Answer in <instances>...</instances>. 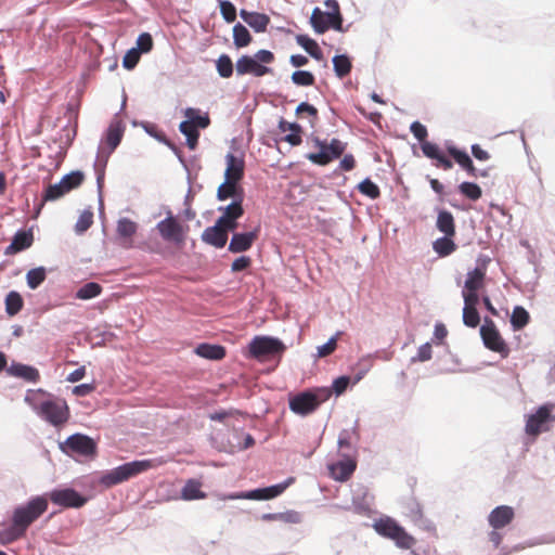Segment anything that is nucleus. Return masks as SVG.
Returning <instances> with one entry per match:
<instances>
[{
  "label": "nucleus",
  "instance_id": "1",
  "mask_svg": "<svg viewBox=\"0 0 555 555\" xmlns=\"http://www.w3.org/2000/svg\"><path fill=\"white\" fill-rule=\"evenodd\" d=\"M25 402L38 416L55 427L63 426L69 420L67 402L41 388L27 390Z\"/></svg>",
  "mask_w": 555,
  "mask_h": 555
},
{
  "label": "nucleus",
  "instance_id": "2",
  "mask_svg": "<svg viewBox=\"0 0 555 555\" xmlns=\"http://www.w3.org/2000/svg\"><path fill=\"white\" fill-rule=\"evenodd\" d=\"M159 463L156 460H141L129 462L105 473L101 477L100 483L105 486L106 488H111L143 472L154 468Z\"/></svg>",
  "mask_w": 555,
  "mask_h": 555
},
{
  "label": "nucleus",
  "instance_id": "3",
  "mask_svg": "<svg viewBox=\"0 0 555 555\" xmlns=\"http://www.w3.org/2000/svg\"><path fill=\"white\" fill-rule=\"evenodd\" d=\"M331 390L326 388H315L299 392L289 398L288 405L293 413L301 416L309 415L328 400Z\"/></svg>",
  "mask_w": 555,
  "mask_h": 555
},
{
  "label": "nucleus",
  "instance_id": "4",
  "mask_svg": "<svg viewBox=\"0 0 555 555\" xmlns=\"http://www.w3.org/2000/svg\"><path fill=\"white\" fill-rule=\"evenodd\" d=\"M413 135L421 142V149L423 154L435 160V166L443 170H450L453 167L452 160L441 151L439 145L426 140L428 132L424 125L420 121L412 122L410 127Z\"/></svg>",
  "mask_w": 555,
  "mask_h": 555
},
{
  "label": "nucleus",
  "instance_id": "5",
  "mask_svg": "<svg viewBox=\"0 0 555 555\" xmlns=\"http://www.w3.org/2000/svg\"><path fill=\"white\" fill-rule=\"evenodd\" d=\"M48 505L46 496H34L26 504L20 505L13 511L12 522L26 532L29 526L47 512Z\"/></svg>",
  "mask_w": 555,
  "mask_h": 555
},
{
  "label": "nucleus",
  "instance_id": "6",
  "mask_svg": "<svg viewBox=\"0 0 555 555\" xmlns=\"http://www.w3.org/2000/svg\"><path fill=\"white\" fill-rule=\"evenodd\" d=\"M373 528L379 535L392 540L400 548L409 550L413 547L416 542L415 539L391 517L386 516L375 520Z\"/></svg>",
  "mask_w": 555,
  "mask_h": 555
},
{
  "label": "nucleus",
  "instance_id": "7",
  "mask_svg": "<svg viewBox=\"0 0 555 555\" xmlns=\"http://www.w3.org/2000/svg\"><path fill=\"white\" fill-rule=\"evenodd\" d=\"M314 145L320 150L318 153L307 154V158L319 166H325L336 158H339L346 150L347 144L339 139H332L330 143L318 138L313 140Z\"/></svg>",
  "mask_w": 555,
  "mask_h": 555
},
{
  "label": "nucleus",
  "instance_id": "8",
  "mask_svg": "<svg viewBox=\"0 0 555 555\" xmlns=\"http://www.w3.org/2000/svg\"><path fill=\"white\" fill-rule=\"evenodd\" d=\"M480 337L487 349L499 353L503 359L508 357L509 347L492 319L485 318L483 324L480 326Z\"/></svg>",
  "mask_w": 555,
  "mask_h": 555
},
{
  "label": "nucleus",
  "instance_id": "9",
  "mask_svg": "<svg viewBox=\"0 0 555 555\" xmlns=\"http://www.w3.org/2000/svg\"><path fill=\"white\" fill-rule=\"evenodd\" d=\"M156 229L164 241L177 246L184 245L189 231L188 225H183L171 215L159 221Z\"/></svg>",
  "mask_w": 555,
  "mask_h": 555
},
{
  "label": "nucleus",
  "instance_id": "10",
  "mask_svg": "<svg viewBox=\"0 0 555 555\" xmlns=\"http://www.w3.org/2000/svg\"><path fill=\"white\" fill-rule=\"evenodd\" d=\"M60 448L67 454L76 453L83 456H94L96 454V443L94 440L82 434L69 436L60 444Z\"/></svg>",
  "mask_w": 555,
  "mask_h": 555
},
{
  "label": "nucleus",
  "instance_id": "11",
  "mask_svg": "<svg viewBox=\"0 0 555 555\" xmlns=\"http://www.w3.org/2000/svg\"><path fill=\"white\" fill-rule=\"evenodd\" d=\"M284 350L285 346L283 343L272 337H255L249 344L250 356L256 359L281 354Z\"/></svg>",
  "mask_w": 555,
  "mask_h": 555
},
{
  "label": "nucleus",
  "instance_id": "12",
  "mask_svg": "<svg viewBox=\"0 0 555 555\" xmlns=\"http://www.w3.org/2000/svg\"><path fill=\"white\" fill-rule=\"evenodd\" d=\"M310 24L315 33L324 34L331 27L335 30H343V16L323 12L320 8H314L310 17Z\"/></svg>",
  "mask_w": 555,
  "mask_h": 555
},
{
  "label": "nucleus",
  "instance_id": "13",
  "mask_svg": "<svg viewBox=\"0 0 555 555\" xmlns=\"http://www.w3.org/2000/svg\"><path fill=\"white\" fill-rule=\"evenodd\" d=\"M49 498L53 504L65 508H78L87 503V499L80 495L76 490L67 488L62 490H53L49 493Z\"/></svg>",
  "mask_w": 555,
  "mask_h": 555
},
{
  "label": "nucleus",
  "instance_id": "14",
  "mask_svg": "<svg viewBox=\"0 0 555 555\" xmlns=\"http://www.w3.org/2000/svg\"><path fill=\"white\" fill-rule=\"evenodd\" d=\"M294 482V478L291 477L286 481L274 485L271 487L256 489L238 495H232L231 499H248V500H270L282 494L289 485Z\"/></svg>",
  "mask_w": 555,
  "mask_h": 555
},
{
  "label": "nucleus",
  "instance_id": "15",
  "mask_svg": "<svg viewBox=\"0 0 555 555\" xmlns=\"http://www.w3.org/2000/svg\"><path fill=\"white\" fill-rule=\"evenodd\" d=\"M486 269L475 268L473 271L467 273V278L462 292L463 298L472 296L475 299H479L478 292L485 286Z\"/></svg>",
  "mask_w": 555,
  "mask_h": 555
},
{
  "label": "nucleus",
  "instance_id": "16",
  "mask_svg": "<svg viewBox=\"0 0 555 555\" xmlns=\"http://www.w3.org/2000/svg\"><path fill=\"white\" fill-rule=\"evenodd\" d=\"M344 457L343 461H338L337 463L331 464L328 466L331 476L337 481H347L357 467V462L352 456H349L348 453H341Z\"/></svg>",
  "mask_w": 555,
  "mask_h": 555
},
{
  "label": "nucleus",
  "instance_id": "17",
  "mask_svg": "<svg viewBox=\"0 0 555 555\" xmlns=\"http://www.w3.org/2000/svg\"><path fill=\"white\" fill-rule=\"evenodd\" d=\"M515 518L514 508L508 505H500L493 508L489 516L488 522L492 529H503Z\"/></svg>",
  "mask_w": 555,
  "mask_h": 555
},
{
  "label": "nucleus",
  "instance_id": "18",
  "mask_svg": "<svg viewBox=\"0 0 555 555\" xmlns=\"http://www.w3.org/2000/svg\"><path fill=\"white\" fill-rule=\"evenodd\" d=\"M237 75L251 74L256 77H262L271 73V68L257 63L253 56L243 55L236 61Z\"/></svg>",
  "mask_w": 555,
  "mask_h": 555
},
{
  "label": "nucleus",
  "instance_id": "19",
  "mask_svg": "<svg viewBox=\"0 0 555 555\" xmlns=\"http://www.w3.org/2000/svg\"><path fill=\"white\" fill-rule=\"evenodd\" d=\"M259 231L260 229L258 227L250 232L234 233L229 244V250L234 254L248 250L258 238Z\"/></svg>",
  "mask_w": 555,
  "mask_h": 555
},
{
  "label": "nucleus",
  "instance_id": "20",
  "mask_svg": "<svg viewBox=\"0 0 555 555\" xmlns=\"http://www.w3.org/2000/svg\"><path fill=\"white\" fill-rule=\"evenodd\" d=\"M551 418V411L548 406L542 405L538 411L530 415L526 423V433L531 436L539 435L544 424Z\"/></svg>",
  "mask_w": 555,
  "mask_h": 555
},
{
  "label": "nucleus",
  "instance_id": "21",
  "mask_svg": "<svg viewBox=\"0 0 555 555\" xmlns=\"http://www.w3.org/2000/svg\"><path fill=\"white\" fill-rule=\"evenodd\" d=\"M227 168L224 178L230 181L240 182L244 177L245 162L231 153L225 156Z\"/></svg>",
  "mask_w": 555,
  "mask_h": 555
},
{
  "label": "nucleus",
  "instance_id": "22",
  "mask_svg": "<svg viewBox=\"0 0 555 555\" xmlns=\"http://www.w3.org/2000/svg\"><path fill=\"white\" fill-rule=\"evenodd\" d=\"M34 243V234L30 230H21L13 236L12 243L5 248V255H14L29 248Z\"/></svg>",
  "mask_w": 555,
  "mask_h": 555
},
{
  "label": "nucleus",
  "instance_id": "23",
  "mask_svg": "<svg viewBox=\"0 0 555 555\" xmlns=\"http://www.w3.org/2000/svg\"><path fill=\"white\" fill-rule=\"evenodd\" d=\"M202 240L211 246L222 248L228 242V234L224 232V229H222L217 220L215 225L208 227L204 230Z\"/></svg>",
  "mask_w": 555,
  "mask_h": 555
},
{
  "label": "nucleus",
  "instance_id": "24",
  "mask_svg": "<svg viewBox=\"0 0 555 555\" xmlns=\"http://www.w3.org/2000/svg\"><path fill=\"white\" fill-rule=\"evenodd\" d=\"M447 152L467 172L468 176L473 178L478 177L479 172L465 151H461L456 146L451 145L448 146Z\"/></svg>",
  "mask_w": 555,
  "mask_h": 555
},
{
  "label": "nucleus",
  "instance_id": "25",
  "mask_svg": "<svg viewBox=\"0 0 555 555\" xmlns=\"http://www.w3.org/2000/svg\"><path fill=\"white\" fill-rule=\"evenodd\" d=\"M7 373L10 376L18 377L30 383H37L40 379V373L36 367L23 363H12L7 369Z\"/></svg>",
  "mask_w": 555,
  "mask_h": 555
},
{
  "label": "nucleus",
  "instance_id": "26",
  "mask_svg": "<svg viewBox=\"0 0 555 555\" xmlns=\"http://www.w3.org/2000/svg\"><path fill=\"white\" fill-rule=\"evenodd\" d=\"M464 299V308H463V323L472 328H475L480 323V315L477 310V305L479 299H475L472 296Z\"/></svg>",
  "mask_w": 555,
  "mask_h": 555
},
{
  "label": "nucleus",
  "instance_id": "27",
  "mask_svg": "<svg viewBox=\"0 0 555 555\" xmlns=\"http://www.w3.org/2000/svg\"><path fill=\"white\" fill-rule=\"evenodd\" d=\"M240 15L242 20L248 24L257 33L266 31L270 18L268 15L258 12H248L246 10H241Z\"/></svg>",
  "mask_w": 555,
  "mask_h": 555
},
{
  "label": "nucleus",
  "instance_id": "28",
  "mask_svg": "<svg viewBox=\"0 0 555 555\" xmlns=\"http://www.w3.org/2000/svg\"><path fill=\"white\" fill-rule=\"evenodd\" d=\"M279 129L281 132L289 131V133L283 138V141L289 143L293 146L301 144L302 128L300 125L295 122H287L286 120L281 119L279 122Z\"/></svg>",
  "mask_w": 555,
  "mask_h": 555
},
{
  "label": "nucleus",
  "instance_id": "29",
  "mask_svg": "<svg viewBox=\"0 0 555 555\" xmlns=\"http://www.w3.org/2000/svg\"><path fill=\"white\" fill-rule=\"evenodd\" d=\"M203 483L197 479L186 480L184 487L181 490V499L184 501L203 500L207 495L202 490Z\"/></svg>",
  "mask_w": 555,
  "mask_h": 555
},
{
  "label": "nucleus",
  "instance_id": "30",
  "mask_svg": "<svg viewBox=\"0 0 555 555\" xmlns=\"http://www.w3.org/2000/svg\"><path fill=\"white\" fill-rule=\"evenodd\" d=\"M138 225L134 221L128 218H121L117 222V234L124 240L122 245L130 247L132 236L135 234Z\"/></svg>",
  "mask_w": 555,
  "mask_h": 555
},
{
  "label": "nucleus",
  "instance_id": "31",
  "mask_svg": "<svg viewBox=\"0 0 555 555\" xmlns=\"http://www.w3.org/2000/svg\"><path fill=\"white\" fill-rule=\"evenodd\" d=\"M195 353L208 360H222L225 357V348L220 345L199 344Z\"/></svg>",
  "mask_w": 555,
  "mask_h": 555
},
{
  "label": "nucleus",
  "instance_id": "32",
  "mask_svg": "<svg viewBox=\"0 0 555 555\" xmlns=\"http://www.w3.org/2000/svg\"><path fill=\"white\" fill-rule=\"evenodd\" d=\"M125 131V126L120 120L113 121L106 133V143L111 149V152L114 151L120 143Z\"/></svg>",
  "mask_w": 555,
  "mask_h": 555
},
{
  "label": "nucleus",
  "instance_id": "33",
  "mask_svg": "<svg viewBox=\"0 0 555 555\" xmlns=\"http://www.w3.org/2000/svg\"><path fill=\"white\" fill-rule=\"evenodd\" d=\"M436 225H437V229L440 232H442L444 235H447V236L455 235L454 218L450 211H447V210L439 211Z\"/></svg>",
  "mask_w": 555,
  "mask_h": 555
},
{
  "label": "nucleus",
  "instance_id": "34",
  "mask_svg": "<svg viewBox=\"0 0 555 555\" xmlns=\"http://www.w3.org/2000/svg\"><path fill=\"white\" fill-rule=\"evenodd\" d=\"M184 116L186 121H191L193 126L197 129H205L210 125V118L208 113L201 114V111L193 107H188L184 109Z\"/></svg>",
  "mask_w": 555,
  "mask_h": 555
},
{
  "label": "nucleus",
  "instance_id": "35",
  "mask_svg": "<svg viewBox=\"0 0 555 555\" xmlns=\"http://www.w3.org/2000/svg\"><path fill=\"white\" fill-rule=\"evenodd\" d=\"M179 130L186 138V145L191 151H194L198 144L199 132L198 129L192 125L191 121L183 120L179 125Z\"/></svg>",
  "mask_w": 555,
  "mask_h": 555
},
{
  "label": "nucleus",
  "instance_id": "36",
  "mask_svg": "<svg viewBox=\"0 0 555 555\" xmlns=\"http://www.w3.org/2000/svg\"><path fill=\"white\" fill-rule=\"evenodd\" d=\"M297 43L306 50L313 59L320 61L323 59V53L315 40L307 35H298L296 37Z\"/></svg>",
  "mask_w": 555,
  "mask_h": 555
},
{
  "label": "nucleus",
  "instance_id": "37",
  "mask_svg": "<svg viewBox=\"0 0 555 555\" xmlns=\"http://www.w3.org/2000/svg\"><path fill=\"white\" fill-rule=\"evenodd\" d=\"M242 195V189L237 185V182L224 180L217 190V198L219 201H225L230 197H236Z\"/></svg>",
  "mask_w": 555,
  "mask_h": 555
},
{
  "label": "nucleus",
  "instance_id": "38",
  "mask_svg": "<svg viewBox=\"0 0 555 555\" xmlns=\"http://www.w3.org/2000/svg\"><path fill=\"white\" fill-rule=\"evenodd\" d=\"M433 248L440 257H447L455 251L456 244L453 242L452 236L444 235L434 242Z\"/></svg>",
  "mask_w": 555,
  "mask_h": 555
},
{
  "label": "nucleus",
  "instance_id": "39",
  "mask_svg": "<svg viewBox=\"0 0 555 555\" xmlns=\"http://www.w3.org/2000/svg\"><path fill=\"white\" fill-rule=\"evenodd\" d=\"M530 321V315L528 311L521 307L516 306L513 309L512 315H511V324L514 331H519L524 328Z\"/></svg>",
  "mask_w": 555,
  "mask_h": 555
},
{
  "label": "nucleus",
  "instance_id": "40",
  "mask_svg": "<svg viewBox=\"0 0 555 555\" xmlns=\"http://www.w3.org/2000/svg\"><path fill=\"white\" fill-rule=\"evenodd\" d=\"M222 215L218 219H240L244 215L242 198L235 199L225 207H220Z\"/></svg>",
  "mask_w": 555,
  "mask_h": 555
},
{
  "label": "nucleus",
  "instance_id": "41",
  "mask_svg": "<svg viewBox=\"0 0 555 555\" xmlns=\"http://www.w3.org/2000/svg\"><path fill=\"white\" fill-rule=\"evenodd\" d=\"M24 301L17 292H10L5 297V311L9 315L17 314L23 308Z\"/></svg>",
  "mask_w": 555,
  "mask_h": 555
},
{
  "label": "nucleus",
  "instance_id": "42",
  "mask_svg": "<svg viewBox=\"0 0 555 555\" xmlns=\"http://www.w3.org/2000/svg\"><path fill=\"white\" fill-rule=\"evenodd\" d=\"M233 39L236 48L247 47L251 42L250 33L240 23L233 27Z\"/></svg>",
  "mask_w": 555,
  "mask_h": 555
},
{
  "label": "nucleus",
  "instance_id": "43",
  "mask_svg": "<svg viewBox=\"0 0 555 555\" xmlns=\"http://www.w3.org/2000/svg\"><path fill=\"white\" fill-rule=\"evenodd\" d=\"M25 531L20 527H16L15 522H12L10 528L0 531V543L7 545L12 543L25 535Z\"/></svg>",
  "mask_w": 555,
  "mask_h": 555
},
{
  "label": "nucleus",
  "instance_id": "44",
  "mask_svg": "<svg viewBox=\"0 0 555 555\" xmlns=\"http://www.w3.org/2000/svg\"><path fill=\"white\" fill-rule=\"evenodd\" d=\"M85 180V175L81 171H72L70 173L64 176L60 181L65 191L70 192L79 188Z\"/></svg>",
  "mask_w": 555,
  "mask_h": 555
},
{
  "label": "nucleus",
  "instance_id": "45",
  "mask_svg": "<svg viewBox=\"0 0 555 555\" xmlns=\"http://www.w3.org/2000/svg\"><path fill=\"white\" fill-rule=\"evenodd\" d=\"M102 293V286L95 282H89L82 285L76 293V298L88 300L99 296Z\"/></svg>",
  "mask_w": 555,
  "mask_h": 555
},
{
  "label": "nucleus",
  "instance_id": "46",
  "mask_svg": "<svg viewBox=\"0 0 555 555\" xmlns=\"http://www.w3.org/2000/svg\"><path fill=\"white\" fill-rule=\"evenodd\" d=\"M335 74L339 78H344L351 70V62L347 55H336L333 57Z\"/></svg>",
  "mask_w": 555,
  "mask_h": 555
},
{
  "label": "nucleus",
  "instance_id": "47",
  "mask_svg": "<svg viewBox=\"0 0 555 555\" xmlns=\"http://www.w3.org/2000/svg\"><path fill=\"white\" fill-rule=\"evenodd\" d=\"M46 276L47 272L43 267L31 269L26 274L27 285L29 288L36 289L46 280Z\"/></svg>",
  "mask_w": 555,
  "mask_h": 555
},
{
  "label": "nucleus",
  "instance_id": "48",
  "mask_svg": "<svg viewBox=\"0 0 555 555\" xmlns=\"http://www.w3.org/2000/svg\"><path fill=\"white\" fill-rule=\"evenodd\" d=\"M459 191L470 201H478L482 196L480 186L473 182H462L459 185Z\"/></svg>",
  "mask_w": 555,
  "mask_h": 555
},
{
  "label": "nucleus",
  "instance_id": "49",
  "mask_svg": "<svg viewBox=\"0 0 555 555\" xmlns=\"http://www.w3.org/2000/svg\"><path fill=\"white\" fill-rule=\"evenodd\" d=\"M218 74L222 78H230L233 74V63L229 55L222 54L216 62Z\"/></svg>",
  "mask_w": 555,
  "mask_h": 555
},
{
  "label": "nucleus",
  "instance_id": "50",
  "mask_svg": "<svg viewBox=\"0 0 555 555\" xmlns=\"http://www.w3.org/2000/svg\"><path fill=\"white\" fill-rule=\"evenodd\" d=\"M358 190L360 191V193H362L363 195H365L372 199H376L380 196L379 188L369 178L364 179L358 185Z\"/></svg>",
  "mask_w": 555,
  "mask_h": 555
},
{
  "label": "nucleus",
  "instance_id": "51",
  "mask_svg": "<svg viewBox=\"0 0 555 555\" xmlns=\"http://www.w3.org/2000/svg\"><path fill=\"white\" fill-rule=\"evenodd\" d=\"M292 81L297 86L309 87L314 85L315 78L308 70H296L292 74Z\"/></svg>",
  "mask_w": 555,
  "mask_h": 555
},
{
  "label": "nucleus",
  "instance_id": "52",
  "mask_svg": "<svg viewBox=\"0 0 555 555\" xmlns=\"http://www.w3.org/2000/svg\"><path fill=\"white\" fill-rule=\"evenodd\" d=\"M93 223V212L90 210H83L75 225V231L79 234L86 232Z\"/></svg>",
  "mask_w": 555,
  "mask_h": 555
},
{
  "label": "nucleus",
  "instance_id": "53",
  "mask_svg": "<svg viewBox=\"0 0 555 555\" xmlns=\"http://www.w3.org/2000/svg\"><path fill=\"white\" fill-rule=\"evenodd\" d=\"M67 194V191L62 186V183L50 184L43 194V201H56Z\"/></svg>",
  "mask_w": 555,
  "mask_h": 555
},
{
  "label": "nucleus",
  "instance_id": "54",
  "mask_svg": "<svg viewBox=\"0 0 555 555\" xmlns=\"http://www.w3.org/2000/svg\"><path fill=\"white\" fill-rule=\"evenodd\" d=\"M153 38L149 33H142L137 39V49L140 53H147L153 49Z\"/></svg>",
  "mask_w": 555,
  "mask_h": 555
},
{
  "label": "nucleus",
  "instance_id": "55",
  "mask_svg": "<svg viewBox=\"0 0 555 555\" xmlns=\"http://www.w3.org/2000/svg\"><path fill=\"white\" fill-rule=\"evenodd\" d=\"M340 333H337L335 336L331 337L327 343L318 347V357L325 358L332 354L337 348V339Z\"/></svg>",
  "mask_w": 555,
  "mask_h": 555
},
{
  "label": "nucleus",
  "instance_id": "56",
  "mask_svg": "<svg viewBox=\"0 0 555 555\" xmlns=\"http://www.w3.org/2000/svg\"><path fill=\"white\" fill-rule=\"evenodd\" d=\"M220 12L228 23H232L236 20V9L230 1H220Z\"/></svg>",
  "mask_w": 555,
  "mask_h": 555
},
{
  "label": "nucleus",
  "instance_id": "57",
  "mask_svg": "<svg viewBox=\"0 0 555 555\" xmlns=\"http://www.w3.org/2000/svg\"><path fill=\"white\" fill-rule=\"evenodd\" d=\"M140 52L135 49H131L129 50L125 56H124V60H122V65L125 68L127 69H132L135 67V65L138 64L139 60H140Z\"/></svg>",
  "mask_w": 555,
  "mask_h": 555
},
{
  "label": "nucleus",
  "instance_id": "58",
  "mask_svg": "<svg viewBox=\"0 0 555 555\" xmlns=\"http://www.w3.org/2000/svg\"><path fill=\"white\" fill-rule=\"evenodd\" d=\"M296 114L299 117L307 115L310 116L313 120L318 119V109L307 102H302L297 106Z\"/></svg>",
  "mask_w": 555,
  "mask_h": 555
},
{
  "label": "nucleus",
  "instance_id": "59",
  "mask_svg": "<svg viewBox=\"0 0 555 555\" xmlns=\"http://www.w3.org/2000/svg\"><path fill=\"white\" fill-rule=\"evenodd\" d=\"M338 448H339L340 454L341 453H348L349 456H351V453L353 451V447L351 444L350 437H349V434L347 431H343L339 435Z\"/></svg>",
  "mask_w": 555,
  "mask_h": 555
},
{
  "label": "nucleus",
  "instance_id": "60",
  "mask_svg": "<svg viewBox=\"0 0 555 555\" xmlns=\"http://www.w3.org/2000/svg\"><path fill=\"white\" fill-rule=\"evenodd\" d=\"M251 264V259L248 256H241L236 258L231 266L233 272H240L246 270Z\"/></svg>",
  "mask_w": 555,
  "mask_h": 555
},
{
  "label": "nucleus",
  "instance_id": "61",
  "mask_svg": "<svg viewBox=\"0 0 555 555\" xmlns=\"http://www.w3.org/2000/svg\"><path fill=\"white\" fill-rule=\"evenodd\" d=\"M95 390L94 384H81L78 386H75L72 390L73 395L77 397H86L90 393H92Z\"/></svg>",
  "mask_w": 555,
  "mask_h": 555
},
{
  "label": "nucleus",
  "instance_id": "62",
  "mask_svg": "<svg viewBox=\"0 0 555 555\" xmlns=\"http://www.w3.org/2000/svg\"><path fill=\"white\" fill-rule=\"evenodd\" d=\"M431 345L429 343H426L418 348L415 360L421 362L428 361L431 359Z\"/></svg>",
  "mask_w": 555,
  "mask_h": 555
},
{
  "label": "nucleus",
  "instance_id": "63",
  "mask_svg": "<svg viewBox=\"0 0 555 555\" xmlns=\"http://www.w3.org/2000/svg\"><path fill=\"white\" fill-rule=\"evenodd\" d=\"M259 64H270L274 61V54L269 50H259L254 56Z\"/></svg>",
  "mask_w": 555,
  "mask_h": 555
},
{
  "label": "nucleus",
  "instance_id": "64",
  "mask_svg": "<svg viewBox=\"0 0 555 555\" xmlns=\"http://www.w3.org/2000/svg\"><path fill=\"white\" fill-rule=\"evenodd\" d=\"M349 382L350 378L348 376L337 377L333 382V389L336 392V395H341L347 389Z\"/></svg>",
  "mask_w": 555,
  "mask_h": 555
}]
</instances>
